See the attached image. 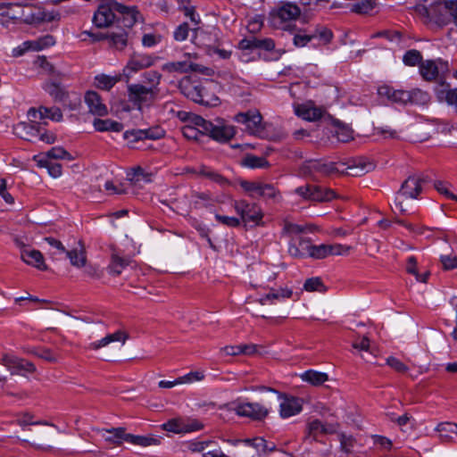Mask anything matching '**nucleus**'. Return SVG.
I'll return each instance as SVG.
<instances>
[{
  "mask_svg": "<svg viewBox=\"0 0 457 457\" xmlns=\"http://www.w3.org/2000/svg\"><path fill=\"white\" fill-rule=\"evenodd\" d=\"M45 90L54 98L55 102H66L69 94L63 87L57 83H47L45 86Z\"/></svg>",
  "mask_w": 457,
  "mask_h": 457,
  "instance_id": "obj_33",
  "label": "nucleus"
},
{
  "mask_svg": "<svg viewBox=\"0 0 457 457\" xmlns=\"http://www.w3.org/2000/svg\"><path fill=\"white\" fill-rule=\"evenodd\" d=\"M233 411L240 417L253 420H263L269 415V410L259 403H244L237 404Z\"/></svg>",
  "mask_w": 457,
  "mask_h": 457,
  "instance_id": "obj_11",
  "label": "nucleus"
},
{
  "mask_svg": "<svg viewBox=\"0 0 457 457\" xmlns=\"http://www.w3.org/2000/svg\"><path fill=\"white\" fill-rule=\"evenodd\" d=\"M3 363L11 370L12 374L25 375L36 371V367L31 361L15 356H4Z\"/></svg>",
  "mask_w": 457,
  "mask_h": 457,
  "instance_id": "obj_15",
  "label": "nucleus"
},
{
  "mask_svg": "<svg viewBox=\"0 0 457 457\" xmlns=\"http://www.w3.org/2000/svg\"><path fill=\"white\" fill-rule=\"evenodd\" d=\"M440 261L445 270H453L457 268V256L452 254L441 255Z\"/></svg>",
  "mask_w": 457,
  "mask_h": 457,
  "instance_id": "obj_64",
  "label": "nucleus"
},
{
  "mask_svg": "<svg viewBox=\"0 0 457 457\" xmlns=\"http://www.w3.org/2000/svg\"><path fill=\"white\" fill-rule=\"evenodd\" d=\"M32 45V49L36 51H40L44 48L52 46L55 44V38L52 35H45L37 40L30 41Z\"/></svg>",
  "mask_w": 457,
  "mask_h": 457,
  "instance_id": "obj_45",
  "label": "nucleus"
},
{
  "mask_svg": "<svg viewBox=\"0 0 457 457\" xmlns=\"http://www.w3.org/2000/svg\"><path fill=\"white\" fill-rule=\"evenodd\" d=\"M13 6H20L19 3L0 4V14L2 16L1 24L4 27H8L11 20L19 19V17L12 14V12H10V9Z\"/></svg>",
  "mask_w": 457,
  "mask_h": 457,
  "instance_id": "obj_42",
  "label": "nucleus"
},
{
  "mask_svg": "<svg viewBox=\"0 0 457 457\" xmlns=\"http://www.w3.org/2000/svg\"><path fill=\"white\" fill-rule=\"evenodd\" d=\"M215 219L220 223L230 228H237L241 224V220L236 217L215 214Z\"/></svg>",
  "mask_w": 457,
  "mask_h": 457,
  "instance_id": "obj_57",
  "label": "nucleus"
},
{
  "mask_svg": "<svg viewBox=\"0 0 457 457\" xmlns=\"http://www.w3.org/2000/svg\"><path fill=\"white\" fill-rule=\"evenodd\" d=\"M28 116L32 122L46 118L54 121H60L62 119V113L58 107L48 108L40 106L38 109L30 108L28 112Z\"/></svg>",
  "mask_w": 457,
  "mask_h": 457,
  "instance_id": "obj_18",
  "label": "nucleus"
},
{
  "mask_svg": "<svg viewBox=\"0 0 457 457\" xmlns=\"http://www.w3.org/2000/svg\"><path fill=\"white\" fill-rule=\"evenodd\" d=\"M118 2L116 0H105L101 4L94 14L93 21L98 28L110 26L118 18Z\"/></svg>",
  "mask_w": 457,
  "mask_h": 457,
  "instance_id": "obj_4",
  "label": "nucleus"
},
{
  "mask_svg": "<svg viewBox=\"0 0 457 457\" xmlns=\"http://www.w3.org/2000/svg\"><path fill=\"white\" fill-rule=\"evenodd\" d=\"M378 93L386 96L390 101L399 104H407L410 102V94L407 90L393 89L388 87H380Z\"/></svg>",
  "mask_w": 457,
  "mask_h": 457,
  "instance_id": "obj_27",
  "label": "nucleus"
},
{
  "mask_svg": "<svg viewBox=\"0 0 457 457\" xmlns=\"http://www.w3.org/2000/svg\"><path fill=\"white\" fill-rule=\"evenodd\" d=\"M84 99L89 112L93 115L104 116L108 113V108L97 92L87 91Z\"/></svg>",
  "mask_w": 457,
  "mask_h": 457,
  "instance_id": "obj_19",
  "label": "nucleus"
},
{
  "mask_svg": "<svg viewBox=\"0 0 457 457\" xmlns=\"http://www.w3.org/2000/svg\"><path fill=\"white\" fill-rule=\"evenodd\" d=\"M292 290L288 288L271 289L270 293L259 299V303L262 305L267 303H274L275 300L281 301L292 296Z\"/></svg>",
  "mask_w": 457,
  "mask_h": 457,
  "instance_id": "obj_30",
  "label": "nucleus"
},
{
  "mask_svg": "<svg viewBox=\"0 0 457 457\" xmlns=\"http://www.w3.org/2000/svg\"><path fill=\"white\" fill-rule=\"evenodd\" d=\"M278 194V191L274 187V186L270 184L261 183L258 196H262L266 198H275Z\"/></svg>",
  "mask_w": 457,
  "mask_h": 457,
  "instance_id": "obj_60",
  "label": "nucleus"
},
{
  "mask_svg": "<svg viewBox=\"0 0 457 457\" xmlns=\"http://www.w3.org/2000/svg\"><path fill=\"white\" fill-rule=\"evenodd\" d=\"M337 424L324 423L319 419H309L306 421L303 442L308 444L317 442L320 436L337 433Z\"/></svg>",
  "mask_w": 457,
  "mask_h": 457,
  "instance_id": "obj_3",
  "label": "nucleus"
},
{
  "mask_svg": "<svg viewBox=\"0 0 457 457\" xmlns=\"http://www.w3.org/2000/svg\"><path fill=\"white\" fill-rule=\"evenodd\" d=\"M188 32V24L187 22H184L175 29L173 32L174 39L177 41H184L187 37Z\"/></svg>",
  "mask_w": 457,
  "mask_h": 457,
  "instance_id": "obj_63",
  "label": "nucleus"
},
{
  "mask_svg": "<svg viewBox=\"0 0 457 457\" xmlns=\"http://www.w3.org/2000/svg\"><path fill=\"white\" fill-rule=\"evenodd\" d=\"M303 228L294 223L287 222L283 228V235L287 237L290 240H294V238L302 237L301 234L303 233Z\"/></svg>",
  "mask_w": 457,
  "mask_h": 457,
  "instance_id": "obj_46",
  "label": "nucleus"
},
{
  "mask_svg": "<svg viewBox=\"0 0 457 457\" xmlns=\"http://www.w3.org/2000/svg\"><path fill=\"white\" fill-rule=\"evenodd\" d=\"M184 420L173 419L164 424V428L174 433H183Z\"/></svg>",
  "mask_w": 457,
  "mask_h": 457,
  "instance_id": "obj_62",
  "label": "nucleus"
},
{
  "mask_svg": "<svg viewBox=\"0 0 457 457\" xmlns=\"http://www.w3.org/2000/svg\"><path fill=\"white\" fill-rule=\"evenodd\" d=\"M338 438L340 441V448L345 453H350L352 452V448L354 445L355 439L352 436H347L345 433H340L338 435Z\"/></svg>",
  "mask_w": 457,
  "mask_h": 457,
  "instance_id": "obj_54",
  "label": "nucleus"
},
{
  "mask_svg": "<svg viewBox=\"0 0 457 457\" xmlns=\"http://www.w3.org/2000/svg\"><path fill=\"white\" fill-rule=\"evenodd\" d=\"M41 13L42 10L40 9H37L28 14L22 12L21 18L26 24L37 25L40 23Z\"/></svg>",
  "mask_w": 457,
  "mask_h": 457,
  "instance_id": "obj_55",
  "label": "nucleus"
},
{
  "mask_svg": "<svg viewBox=\"0 0 457 457\" xmlns=\"http://www.w3.org/2000/svg\"><path fill=\"white\" fill-rule=\"evenodd\" d=\"M154 58L150 54L134 53L129 57L126 66L123 68L122 76L127 83L134 73L154 65Z\"/></svg>",
  "mask_w": 457,
  "mask_h": 457,
  "instance_id": "obj_5",
  "label": "nucleus"
},
{
  "mask_svg": "<svg viewBox=\"0 0 457 457\" xmlns=\"http://www.w3.org/2000/svg\"><path fill=\"white\" fill-rule=\"evenodd\" d=\"M29 353L49 362H56L58 361V357L47 348H36Z\"/></svg>",
  "mask_w": 457,
  "mask_h": 457,
  "instance_id": "obj_53",
  "label": "nucleus"
},
{
  "mask_svg": "<svg viewBox=\"0 0 457 457\" xmlns=\"http://www.w3.org/2000/svg\"><path fill=\"white\" fill-rule=\"evenodd\" d=\"M21 257L24 262L40 270H47L43 254L35 249H22Z\"/></svg>",
  "mask_w": 457,
  "mask_h": 457,
  "instance_id": "obj_24",
  "label": "nucleus"
},
{
  "mask_svg": "<svg viewBox=\"0 0 457 457\" xmlns=\"http://www.w3.org/2000/svg\"><path fill=\"white\" fill-rule=\"evenodd\" d=\"M193 32L192 42L198 47L204 48L209 55H212V51L220 41L219 31L215 29L207 31L199 28H194Z\"/></svg>",
  "mask_w": 457,
  "mask_h": 457,
  "instance_id": "obj_6",
  "label": "nucleus"
},
{
  "mask_svg": "<svg viewBox=\"0 0 457 457\" xmlns=\"http://www.w3.org/2000/svg\"><path fill=\"white\" fill-rule=\"evenodd\" d=\"M339 170L334 162H323L317 160L306 162L301 168V172L304 176H310L317 179L320 176H328L338 172Z\"/></svg>",
  "mask_w": 457,
  "mask_h": 457,
  "instance_id": "obj_7",
  "label": "nucleus"
},
{
  "mask_svg": "<svg viewBox=\"0 0 457 457\" xmlns=\"http://www.w3.org/2000/svg\"><path fill=\"white\" fill-rule=\"evenodd\" d=\"M375 6V3L372 0H361L358 3L353 4L352 11L356 13L366 14L370 12Z\"/></svg>",
  "mask_w": 457,
  "mask_h": 457,
  "instance_id": "obj_50",
  "label": "nucleus"
},
{
  "mask_svg": "<svg viewBox=\"0 0 457 457\" xmlns=\"http://www.w3.org/2000/svg\"><path fill=\"white\" fill-rule=\"evenodd\" d=\"M193 204L195 208L206 206L211 200V196L206 193L194 192L192 194Z\"/></svg>",
  "mask_w": 457,
  "mask_h": 457,
  "instance_id": "obj_58",
  "label": "nucleus"
},
{
  "mask_svg": "<svg viewBox=\"0 0 457 457\" xmlns=\"http://www.w3.org/2000/svg\"><path fill=\"white\" fill-rule=\"evenodd\" d=\"M117 7V19H121L123 25L127 28H131L135 23H137L139 21V19H141V15L137 8L134 5L129 6L118 3Z\"/></svg>",
  "mask_w": 457,
  "mask_h": 457,
  "instance_id": "obj_20",
  "label": "nucleus"
},
{
  "mask_svg": "<svg viewBox=\"0 0 457 457\" xmlns=\"http://www.w3.org/2000/svg\"><path fill=\"white\" fill-rule=\"evenodd\" d=\"M295 112L298 117L309 121L318 120L323 115L322 110L312 104H298L295 107Z\"/></svg>",
  "mask_w": 457,
  "mask_h": 457,
  "instance_id": "obj_25",
  "label": "nucleus"
},
{
  "mask_svg": "<svg viewBox=\"0 0 457 457\" xmlns=\"http://www.w3.org/2000/svg\"><path fill=\"white\" fill-rule=\"evenodd\" d=\"M191 171L195 175L207 179L221 187L229 185V181L225 177L206 165H200L191 170Z\"/></svg>",
  "mask_w": 457,
  "mask_h": 457,
  "instance_id": "obj_22",
  "label": "nucleus"
},
{
  "mask_svg": "<svg viewBox=\"0 0 457 457\" xmlns=\"http://www.w3.org/2000/svg\"><path fill=\"white\" fill-rule=\"evenodd\" d=\"M130 263V260L129 258H122L116 254L112 256L111 263L108 267L110 273L113 275H120L123 269L126 268Z\"/></svg>",
  "mask_w": 457,
  "mask_h": 457,
  "instance_id": "obj_39",
  "label": "nucleus"
},
{
  "mask_svg": "<svg viewBox=\"0 0 457 457\" xmlns=\"http://www.w3.org/2000/svg\"><path fill=\"white\" fill-rule=\"evenodd\" d=\"M182 134L188 139L197 140L199 136L204 133L198 128H195L192 125H186L182 128Z\"/></svg>",
  "mask_w": 457,
  "mask_h": 457,
  "instance_id": "obj_61",
  "label": "nucleus"
},
{
  "mask_svg": "<svg viewBox=\"0 0 457 457\" xmlns=\"http://www.w3.org/2000/svg\"><path fill=\"white\" fill-rule=\"evenodd\" d=\"M13 133L21 139L32 141L39 135V128L33 124L20 122L13 127Z\"/></svg>",
  "mask_w": 457,
  "mask_h": 457,
  "instance_id": "obj_28",
  "label": "nucleus"
},
{
  "mask_svg": "<svg viewBox=\"0 0 457 457\" xmlns=\"http://www.w3.org/2000/svg\"><path fill=\"white\" fill-rule=\"evenodd\" d=\"M303 288L308 292L326 291V287L324 286L322 280L318 277L306 279L303 285Z\"/></svg>",
  "mask_w": 457,
  "mask_h": 457,
  "instance_id": "obj_49",
  "label": "nucleus"
},
{
  "mask_svg": "<svg viewBox=\"0 0 457 457\" xmlns=\"http://www.w3.org/2000/svg\"><path fill=\"white\" fill-rule=\"evenodd\" d=\"M234 208L237 214L240 215L243 222L258 224L262 219L261 208L255 204H249L245 200L236 201Z\"/></svg>",
  "mask_w": 457,
  "mask_h": 457,
  "instance_id": "obj_9",
  "label": "nucleus"
},
{
  "mask_svg": "<svg viewBox=\"0 0 457 457\" xmlns=\"http://www.w3.org/2000/svg\"><path fill=\"white\" fill-rule=\"evenodd\" d=\"M103 436L105 441L117 445H121L122 442H126V431L123 428H115L111 430H106Z\"/></svg>",
  "mask_w": 457,
  "mask_h": 457,
  "instance_id": "obj_37",
  "label": "nucleus"
},
{
  "mask_svg": "<svg viewBox=\"0 0 457 457\" xmlns=\"http://www.w3.org/2000/svg\"><path fill=\"white\" fill-rule=\"evenodd\" d=\"M166 68L170 72L176 71L180 73H187L192 71L204 73V71L206 70V68L203 65L189 62L187 60L167 63Z\"/></svg>",
  "mask_w": 457,
  "mask_h": 457,
  "instance_id": "obj_23",
  "label": "nucleus"
},
{
  "mask_svg": "<svg viewBox=\"0 0 457 457\" xmlns=\"http://www.w3.org/2000/svg\"><path fill=\"white\" fill-rule=\"evenodd\" d=\"M244 164L250 168H265L269 166V162L265 158L254 155H247L244 160Z\"/></svg>",
  "mask_w": 457,
  "mask_h": 457,
  "instance_id": "obj_51",
  "label": "nucleus"
},
{
  "mask_svg": "<svg viewBox=\"0 0 457 457\" xmlns=\"http://www.w3.org/2000/svg\"><path fill=\"white\" fill-rule=\"evenodd\" d=\"M268 390L277 393L278 399L281 400L279 404V415L282 419L290 418L302 411L303 403L301 399L294 396H288L271 388H268Z\"/></svg>",
  "mask_w": 457,
  "mask_h": 457,
  "instance_id": "obj_10",
  "label": "nucleus"
},
{
  "mask_svg": "<svg viewBox=\"0 0 457 457\" xmlns=\"http://www.w3.org/2000/svg\"><path fill=\"white\" fill-rule=\"evenodd\" d=\"M303 381L310 383L312 386H318L328 380L327 373L309 370L301 375Z\"/></svg>",
  "mask_w": 457,
  "mask_h": 457,
  "instance_id": "obj_34",
  "label": "nucleus"
},
{
  "mask_svg": "<svg viewBox=\"0 0 457 457\" xmlns=\"http://www.w3.org/2000/svg\"><path fill=\"white\" fill-rule=\"evenodd\" d=\"M179 89L186 97L197 104H214L215 99L204 100L201 96L204 93V86L203 85H195L187 80L179 84Z\"/></svg>",
  "mask_w": 457,
  "mask_h": 457,
  "instance_id": "obj_16",
  "label": "nucleus"
},
{
  "mask_svg": "<svg viewBox=\"0 0 457 457\" xmlns=\"http://www.w3.org/2000/svg\"><path fill=\"white\" fill-rule=\"evenodd\" d=\"M94 128L96 130L104 132V131H114L120 132L123 129V125L118 121L112 120L110 119L102 120V119H95L93 122Z\"/></svg>",
  "mask_w": 457,
  "mask_h": 457,
  "instance_id": "obj_32",
  "label": "nucleus"
},
{
  "mask_svg": "<svg viewBox=\"0 0 457 457\" xmlns=\"http://www.w3.org/2000/svg\"><path fill=\"white\" fill-rule=\"evenodd\" d=\"M312 34H316L317 37L316 38H320V40L323 43V44H327L328 43L331 38H332V32L327 29L326 27H323V26H319L317 27L313 32H312Z\"/></svg>",
  "mask_w": 457,
  "mask_h": 457,
  "instance_id": "obj_59",
  "label": "nucleus"
},
{
  "mask_svg": "<svg viewBox=\"0 0 457 457\" xmlns=\"http://www.w3.org/2000/svg\"><path fill=\"white\" fill-rule=\"evenodd\" d=\"M143 81L141 84L146 85L147 87L154 90H160L162 74L156 71H148L142 75Z\"/></svg>",
  "mask_w": 457,
  "mask_h": 457,
  "instance_id": "obj_38",
  "label": "nucleus"
},
{
  "mask_svg": "<svg viewBox=\"0 0 457 457\" xmlns=\"http://www.w3.org/2000/svg\"><path fill=\"white\" fill-rule=\"evenodd\" d=\"M427 179L421 174H414L409 176L402 184L401 188L397 192L395 205L399 212H405L403 206V198L415 199L421 193L422 183H425Z\"/></svg>",
  "mask_w": 457,
  "mask_h": 457,
  "instance_id": "obj_2",
  "label": "nucleus"
},
{
  "mask_svg": "<svg viewBox=\"0 0 457 457\" xmlns=\"http://www.w3.org/2000/svg\"><path fill=\"white\" fill-rule=\"evenodd\" d=\"M406 270L408 273H411L416 277V279L420 282L425 283L427 281L428 277L429 276V272L426 271L423 274H420L417 270V261L414 256H411L408 258Z\"/></svg>",
  "mask_w": 457,
  "mask_h": 457,
  "instance_id": "obj_43",
  "label": "nucleus"
},
{
  "mask_svg": "<svg viewBox=\"0 0 457 457\" xmlns=\"http://www.w3.org/2000/svg\"><path fill=\"white\" fill-rule=\"evenodd\" d=\"M107 38L110 40L111 45L118 50H122L128 44V35L125 31L119 33L112 32L107 35Z\"/></svg>",
  "mask_w": 457,
  "mask_h": 457,
  "instance_id": "obj_41",
  "label": "nucleus"
},
{
  "mask_svg": "<svg viewBox=\"0 0 457 457\" xmlns=\"http://www.w3.org/2000/svg\"><path fill=\"white\" fill-rule=\"evenodd\" d=\"M129 336L127 333L118 330L114 332L113 334H109L103 337L102 339L93 342L89 345V348L92 350H98L102 347H104L108 345L109 344L112 342H121L122 345L125 344L127 341Z\"/></svg>",
  "mask_w": 457,
  "mask_h": 457,
  "instance_id": "obj_29",
  "label": "nucleus"
},
{
  "mask_svg": "<svg viewBox=\"0 0 457 457\" xmlns=\"http://www.w3.org/2000/svg\"><path fill=\"white\" fill-rule=\"evenodd\" d=\"M262 119V115L258 111L239 112L235 116V120L238 123L245 124L246 129L252 134H255L261 130Z\"/></svg>",
  "mask_w": 457,
  "mask_h": 457,
  "instance_id": "obj_17",
  "label": "nucleus"
},
{
  "mask_svg": "<svg viewBox=\"0 0 457 457\" xmlns=\"http://www.w3.org/2000/svg\"><path fill=\"white\" fill-rule=\"evenodd\" d=\"M331 255V252H329L328 245H312L310 257L314 259H324L328 256Z\"/></svg>",
  "mask_w": 457,
  "mask_h": 457,
  "instance_id": "obj_52",
  "label": "nucleus"
},
{
  "mask_svg": "<svg viewBox=\"0 0 457 457\" xmlns=\"http://www.w3.org/2000/svg\"><path fill=\"white\" fill-rule=\"evenodd\" d=\"M436 94L438 101L454 106L457 112V87L452 89L448 84L441 83L436 88Z\"/></svg>",
  "mask_w": 457,
  "mask_h": 457,
  "instance_id": "obj_26",
  "label": "nucleus"
},
{
  "mask_svg": "<svg viewBox=\"0 0 457 457\" xmlns=\"http://www.w3.org/2000/svg\"><path fill=\"white\" fill-rule=\"evenodd\" d=\"M295 194L309 201H330L336 197V193L328 188L317 185H305L295 190Z\"/></svg>",
  "mask_w": 457,
  "mask_h": 457,
  "instance_id": "obj_8",
  "label": "nucleus"
},
{
  "mask_svg": "<svg viewBox=\"0 0 457 457\" xmlns=\"http://www.w3.org/2000/svg\"><path fill=\"white\" fill-rule=\"evenodd\" d=\"M410 102L409 104H421L424 105L429 102V95L419 88H415L409 91Z\"/></svg>",
  "mask_w": 457,
  "mask_h": 457,
  "instance_id": "obj_44",
  "label": "nucleus"
},
{
  "mask_svg": "<svg viewBox=\"0 0 457 457\" xmlns=\"http://www.w3.org/2000/svg\"><path fill=\"white\" fill-rule=\"evenodd\" d=\"M67 257L70 259L71 264L77 268H81L86 264V254L85 252L78 249L64 252Z\"/></svg>",
  "mask_w": 457,
  "mask_h": 457,
  "instance_id": "obj_40",
  "label": "nucleus"
},
{
  "mask_svg": "<svg viewBox=\"0 0 457 457\" xmlns=\"http://www.w3.org/2000/svg\"><path fill=\"white\" fill-rule=\"evenodd\" d=\"M448 71L447 62L441 59L433 61L426 60L420 64V73L421 77L427 81L435 80L439 74H444Z\"/></svg>",
  "mask_w": 457,
  "mask_h": 457,
  "instance_id": "obj_12",
  "label": "nucleus"
},
{
  "mask_svg": "<svg viewBox=\"0 0 457 457\" xmlns=\"http://www.w3.org/2000/svg\"><path fill=\"white\" fill-rule=\"evenodd\" d=\"M126 442L132 444V445L145 447V446L159 445L160 439L153 437V436H135L132 434L126 433Z\"/></svg>",
  "mask_w": 457,
  "mask_h": 457,
  "instance_id": "obj_36",
  "label": "nucleus"
},
{
  "mask_svg": "<svg viewBox=\"0 0 457 457\" xmlns=\"http://www.w3.org/2000/svg\"><path fill=\"white\" fill-rule=\"evenodd\" d=\"M236 134L234 126L226 123L224 120H218L216 123L212 122V128H209L206 135L219 142H228Z\"/></svg>",
  "mask_w": 457,
  "mask_h": 457,
  "instance_id": "obj_14",
  "label": "nucleus"
},
{
  "mask_svg": "<svg viewBox=\"0 0 457 457\" xmlns=\"http://www.w3.org/2000/svg\"><path fill=\"white\" fill-rule=\"evenodd\" d=\"M396 222L405 227L410 232L417 235H423L426 230H429V228L425 226L410 223L403 220H396Z\"/></svg>",
  "mask_w": 457,
  "mask_h": 457,
  "instance_id": "obj_56",
  "label": "nucleus"
},
{
  "mask_svg": "<svg viewBox=\"0 0 457 457\" xmlns=\"http://www.w3.org/2000/svg\"><path fill=\"white\" fill-rule=\"evenodd\" d=\"M215 442L212 440L205 441H189L186 443L187 450L193 453H205L204 451L211 445H214Z\"/></svg>",
  "mask_w": 457,
  "mask_h": 457,
  "instance_id": "obj_48",
  "label": "nucleus"
},
{
  "mask_svg": "<svg viewBox=\"0 0 457 457\" xmlns=\"http://www.w3.org/2000/svg\"><path fill=\"white\" fill-rule=\"evenodd\" d=\"M122 74L113 77L105 74H100L95 77V86L99 89L109 91L114 87L116 83L122 79Z\"/></svg>",
  "mask_w": 457,
  "mask_h": 457,
  "instance_id": "obj_31",
  "label": "nucleus"
},
{
  "mask_svg": "<svg viewBox=\"0 0 457 457\" xmlns=\"http://www.w3.org/2000/svg\"><path fill=\"white\" fill-rule=\"evenodd\" d=\"M129 101L138 110L152 105L158 98L160 90H154L141 83L128 84Z\"/></svg>",
  "mask_w": 457,
  "mask_h": 457,
  "instance_id": "obj_1",
  "label": "nucleus"
},
{
  "mask_svg": "<svg viewBox=\"0 0 457 457\" xmlns=\"http://www.w3.org/2000/svg\"><path fill=\"white\" fill-rule=\"evenodd\" d=\"M403 62L407 66H415L416 64H420V62H423L422 55L420 51L411 49L404 54Z\"/></svg>",
  "mask_w": 457,
  "mask_h": 457,
  "instance_id": "obj_47",
  "label": "nucleus"
},
{
  "mask_svg": "<svg viewBox=\"0 0 457 457\" xmlns=\"http://www.w3.org/2000/svg\"><path fill=\"white\" fill-rule=\"evenodd\" d=\"M439 433V437L444 442H448L453 438V435H457V424L453 422H441L436 428Z\"/></svg>",
  "mask_w": 457,
  "mask_h": 457,
  "instance_id": "obj_35",
  "label": "nucleus"
},
{
  "mask_svg": "<svg viewBox=\"0 0 457 457\" xmlns=\"http://www.w3.org/2000/svg\"><path fill=\"white\" fill-rule=\"evenodd\" d=\"M301 14L300 8L292 3H284L278 9L271 12L274 25H280L287 21L296 20Z\"/></svg>",
  "mask_w": 457,
  "mask_h": 457,
  "instance_id": "obj_13",
  "label": "nucleus"
},
{
  "mask_svg": "<svg viewBox=\"0 0 457 457\" xmlns=\"http://www.w3.org/2000/svg\"><path fill=\"white\" fill-rule=\"evenodd\" d=\"M312 244L308 238L297 237L289 241L288 253L295 258L310 257Z\"/></svg>",
  "mask_w": 457,
  "mask_h": 457,
  "instance_id": "obj_21",
  "label": "nucleus"
}]
</instances>
